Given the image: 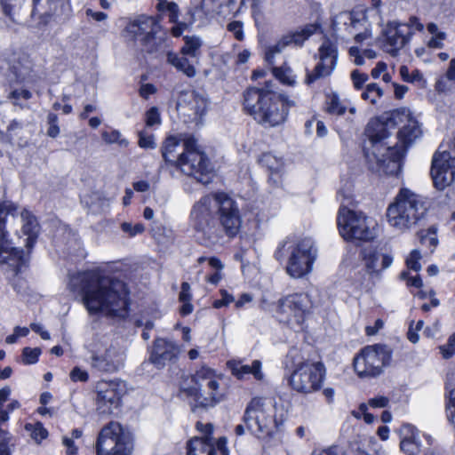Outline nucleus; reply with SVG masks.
<instances>
[{
  "label": "nucleus",
  "mask_w": 455,
  "mask_h": 455,
  "mask_svg": "<svg viewBox=\"0 0 455 455\" xmlns=\"http://www.w3.org/2000/svg\"><path fill=\"white\" fill-rule=\"evenodd\" d=\"M418 121L410 109H395L371 120L365 129L363 152L370 170L396 175L406 148L421 136Z\"/></svg>",
  "instance_id": "nucleus-1"
},
{
  "label": "nucleus",
  "mask_w": 455,
  "mask_h": 455,
  "mask_svg": "<svg viewBox=\"0 0 455 455\" xmlns=\"http://www.w3.org/2000/svg\"><path fill=\"white\" fill-rule=\"evenodd\" d=\"M69 284L81 293L83 303L90 314L120 318L127 315L129 291L124 282L92 269L73 275Z\"/></svg>",
  "instance_id": "nucleus-2"
},
{
  "label": "nucleus",
  "mask_w": 455,
  "mask_h": 455,
  "mask_svg": "<svg viewBox=\"0 0 455 455\" xmlns=\"http://www.w3.org/2000/svg\"><path fill=\"white\" fill-rule=\"evenodd\" d=\"M295 105L287 97L260 90L257 87L249 88L244 93V109L264 127H276L283 124L288 117L289 110Z\"/></svg>",
  "instance_id": "nucleus-3"
},
{
  "label": "nucleus",
  "mask_w": 455,
  "mask_h": 455,
  "mask_svg": "<svg viewBox=\"0 0 455 455\" xmlns=\"http://www.w3.org/2000/svg\"><path fill=\"white\" fill-rule=\"evenodd\" d=\"M293 368L288 383L297 393L308 395L321 389L326 373L325 366L321 362L303 360L299 349L291 348L286 355V367L288 363Z\"/></svg>",
  "instance_id": "nucleus-4"
},
{
  "label": "nucleus",
  "mask_w": 455,
  "mask_h": 455,
  "mask_svg": "<svg viewBox=\"0 0 455 455\" xmlns=\"http://www.w3.org/2000/svg\"><path fill=\"white\" fill-rule=\"evenodd\" d=\"M286 254L287 274L292 278H302L312 271L317 249L310 237L299 240L287 237L275 251V258L283 260Z\"/></svg>",
  "instance_id": "nucleus-5"
},
{
  "label": "nucleus",
  "mask_w": 455,
  "mask_h": 455,
  "mask_svg": "<svg viewBox=\"0 0 455 455\" xmlns=\"http://www.w3.org/2000/svg\"><path fill=\"white\" fill-rule=\"evenodd\" d=\"M18 218V207L10 201L0 203V264L5 271H11L14 275L21 272L28 262V258L22 250L12 245L7 239L5 227L12 220Z\"/></svg>",
  "instance_id": "nucleus-6"
},
{
  "label": "nucleus",
  "mask_w": 455,
  "mask_h": 455,
  "mask_svg": "<svg viewBox=\"0 0 455 455\" xmlns=\"http://www.w3.org/2000/svg\"><path fill=\"white\" fill-rule=\"evenodd\" d=\"M124 36L139 41L148 52H156L165 45L166 34L162 31L156 18L140 15L131 20L124 30Z\"/></svg>",
  "instance_id": "nucleus-7"
},
{
  "label": "nucleus",
  "mask_w": 455,
  "mask_h": 455,
  "mask_svg": "<svg viewBox=\"0 0 455 455\" xmlns=\"http://www.w3.org/2000/svg\"><path fill=\"white\" fill-rule=\"evenodd\" d=\"M243 421L256 436L270 435L276 425L273 401L264 397L252 398L245 409Z\"/></svg>",
  "instance_id": "nucleus-8"
},
{
  "label": "nucleus",
  "mask_w": 455,
  "mask_h": 455,
  "mask_svg": "<svg viewBox=\"0 0 455 455\" xmlns=\"http://www.w3.org/2000/svg\"><path fill=\"white\" fill-rule=\"evenodd\" d=\"M337 224L340 235L347 241L368 242L375 237L373 220L344 205L339 207Z\"/></svg>",
  "instance_id": "nucleus-9"
},
{
  "label": "nucleus",
  "mask_w": 455,
  "mask_h": 455,
  "mask_svg": "<svg viewBox=\"0 0 455 455\" xmlns=\"http://www.w3.org/2000/svg\"><path fill=\"white\" fill-rule=\"evenodd\" d=\"M97 455H131L133 451L132 434L120 423L111 421L99 433Z\"/></svg>",
  "instance_id": "nucleus-10"
},
{
  "label": "nucleus",
  "mask_w": 455,
  "mask_h": 455,
  "mask_svg": "<svg viewBox=\"0 0 455 455\" xmlns=\"http://www.w3.org/2000/svg\"><path fill=\"white\" fill-rule=\"evenodd\" d=\"M313 301L305 292L288 294L277 301L276 313L281 322L298 331L303 330L306 319L312 314Z\"/></svg>",
  "instance_id": "nucleus-11"
},
{
  "label": "nucleus",
  "mask_w": 455,
  "mask_h": 455,
  "mask_svg": "<svg viewBox=\"0 0 455 455\" xmlns=\"http://www.w3.org/2000/svg\"><path fill=\"white\" fill-rule=\"evenodd\" d=\"M391 357L392 352L386 345L366 346L354 358L355 371L361 379L378 377Z\"/></svg>",
  "instance_id": "nucleus-12"
},
{
  "label": "nucleus",
  "mask_w": 455,
  "mask_h": 455,
  "mask_svg": "<svg viewBox=\"0 0 455 455\" xmlns=\"http://www.w3.org/2000/svg\"><path fill=\"white\" fill-rule=\"evenodd\" d=\"M423 28V24L415 16H411L406 23L389 21L383 30L385 51L395 56L411 41L414 32L421 31Z\"/></svg>",
  "instance_id": "nucleus-13"
},
{
  "label": "nucleus",
  "mask_w": 455,
  "mask_h": 455,
  "mask_svg": "<svg viewBox=\"0 0 455 455\" xmlns=\"http://www.w3.org/2000/svg\"><path fill=\"white\" fill-rule=\"evenodd\" d=\"M213 201L219 209L220 220L228 236H235L241 227V217L236 203L225 193H214L204 198L201 204L206 205L208 201Z\"/></svg>",
  "instance_id": "nucleus-14"
},
{
  "label": "nucleus",
  "mask_w": 455,
  "mask_h": 455,
  "mask_svg": "<svg viewBox=\"0 0 455 455\" xmlns=\"http://www.w3.org/2000/svg\"><path fill=\"white\" fill-rule=\"evenodd\" d=\"M96 407L100 414H111L121 405L125 384L119 379L100 380L96 384Z\"/></svg>",
  "instance_id": "nucleus-15"
},
{
  "label": "nucleus",
  "mask_w": 455,
  "mask_h": 455,
  "mask_svg": "<svg viewBox=\"0 0 455 455\" xmlns=\"http://www.w3.org/2000/svg\"><path fill=\"white\" fill-rule=\"evenodd\" d=\"M318 63L313 70H306L305 84L310 85L332 74L337 66L338 49L335 44L325 40L318 49Z\"/></svg>",
  "instance_id": "nucleus-16"
},
{
  "label": "nucleus",
  "mask_w": 455,
  "mask_h": 455,
  "mask_svg": "<svg viewBox=\"0 0 455 455\" xmlns=\"http://www.w3.org/2000/svg\"><path fill=\"white\" fill-rule=\"evenodd\" d=\"M185 45L181 49V56L174 52H168L167 60L188 77L196 75V67L199 64V39L197 37L185 36Z\"/></svg>",
  "instance_id": "nucleus-17"
},
{
  "label": "nucleus",
  "mask_w": 455,
  "mask_h": 455,
  "mask_svg": "<svg viewBox=\"0 0 455 455\" xmlns=\"http://www.w3.org/2000/svg\"><path fill=\"white\" fill-rule=\"evenodd\" d=\"M431 176L438 190L449 187L455 180V157L448 151L435 152L432 159Z\"/></svg>",
  "instance_id": "nucleus-18"
},
{
  "label": "nucleus",
  "mask_w": 455,
  "mask_h": 455,
  "mask_svg": "<svg viewBox=\"0 0 455 455\" xmlns=\"http://www.w3.org/2000/svg\"><path fill=\"white\" fill-rule=\"evenodd\" d=\"M222 380L220 375L201 366V407H214L223 400Z\"/></svg>",
  "instance_id": "nucleus-19"
},
{
  "label": "nucleus",
  "mask_w": 455,
  "mask_h": 455,
  "mask_svg": "<svg viewBox=\"0 0 455 455\" xmlns=\"http://www.w3.org/2000/svg\"><path fill=\"white\" fill-rule=\"evenodd\" d=\"M183 152L179 155L174 166L184 175L191 177L199 181V151L196 139L192 136H186L183 140Z\"/></svg>",
  "instance_id": "nucleus-20"
},
{
  "label": "nucleus",
  "mask_w": 455,
  "mask_h": 455,
  "mask_svg": "<svg viewBox=\"0 0 455 455\" xmlns=\"http://www.w3.org/2000/svg\"><path fill=\"white\" fill-rule=\"evenodd\" d=\"M396 196L403 204L406 216L410 218L408 220L411 227H415L426 216L427 202L420 195L406 188H401Z\"/></svg>",
  "instance_id": "nucleus-21"
},
{
  "label": "nucleus",
  "mask_w": 455,
  "mask_h": 455,
  "mask_svg": "<svg viewBox=\"0 0 455 455\" xmlns=\"http://www.w3.org/2000/svg\"><path fill=\"white\" fill-rule=\"evenodd\" d=\"M90 364L98 371L113 373L117 371L122 364L121 355L111 344L99 347L92 352Z\"/></svg>",
  "instance_id": "nucleus-22"
},
{
  "label": "nucleus",
  "mask_w": 455,
  "mask_h": 455,
  "mask_svg": "<svg viewBox=\"0 0 455 455\" xmlns=\"http://www.w3.org/2000/svg\"><path fill=\"white\" fill-rule=\"evenodd\" d=\"M313 26L306 27L300 31H295L283 36L274 45L269 46L265 52V60L269 64L274 63L276 54L281 53L288 46H301L303 43L315 32Z\"/></svg>",
  "instance_id": "nucleus-23"
},
{
  "label": "nucleus",
  "mask_w": 455,
  "mask_h": 455,
  "mask_svg": "<svg viewBox=\"0 0 455 455\" xmlns=\"http://www.w3.org/2000/svg\"><path fill=\"white\" fill-rule=\"evenodd\" d=\"M180 352V347L174 342L157 339L149 360L156 368L162 369L168 363L176 360Z\"/></svg>",
  "instance_id": "nucleus-24"
},
{
  "label": "nucleus",
  "mask_w": 455,
  "mask_h": 455,
  "mask_svg": "<svg viewBox=\"0 0 455 455\" xmlns=\"http://www.w3.org/2000/svg\"><path fill=\"white\" fill-rule=\"evenodd\" d=\"M214 427L212 424H201V453L207 452V455H216L218 450L222 455H229V450L227 446L228 439L226 437H220L216 442L212 437Z\"/></svg>",
  "instance_id": "nucleus-25"
},
{
  "label": "nucleus",
  "mask_w": 455,
  "mask_h": 455,
  "mask_svg": "<svg viewBox=\"0 0 455 455\" xmlns=\"http://www.w3.org/2000/svg\"><path fill=\"white\" fill-rule=\"evenodd\" d=\"M400 450L406 455H418L421 451L419 431L411 424H403L401 427Z\"/></svg>",
  "instance_id": "nucleus-26"
},
{
  "label": "nucleus",
  "mask_w": 455,
  "mask_h": 455,
  "mask_svg": "<svg viewBox=\"0 0 455 455\" xmlns=\"http://www.w3.org/2000/svg\"><path fill=\"white\" fill-rule=\"evenodd\" d=\"M386 216L389 226L401 233L411 228L408 220L410 218L406 216V212L403 208V204L398 201L397 196H395L394 201L388 205Z\"/></svg>",
  "instance_id": "nucleus-27"
},
{
  "label": "nucleus",
  "mask_w": 455,
  "mask_h": 455,
  "mask_svg": "<svg viewBox=\"0 0 455 455\" xmlns=\"http://www.w3.org/2000/svg\"><path fill=\"white\" fill-rule=\"evenodd\" d=\"M180 397L187 401L193 411L198 406V375L195 374L184 375L180 381Z\"/></svg>",
  "instance_id": "nucleus-28"
},
{
  "label": "nucleus",
  "mask_w": 455,
  "mask_h": 455,
  "mask_svg": "<svg viewBox=\"0 0 455 455\" xmlns=\"http://www.w3.org/2000/svg\"><path fill=\"white\" fill-rule=\"evenodd\" d=\"M11 71L18 82L30 83L34 81L33 61L25 53L18 55L13 60Z\"/></svg>",
  "instance_id": "nucleus-29"
},
{
  "label": "nucleus",
  "mask_w": 455,
  "mask_h": 455,
  "mask_svg": "<svg viewBox=\"0 0 455 455\" xmlns=\"http://www.w3.org/2000/svg\"><path fill=\"white\" fill-rule=\"evenodd\" d=\"M228 366L231 370L233 375L237 379H243L247 374H251L257 380H262L264 374L261 371V362L254 360L251 365L243 364L241 362L229 361Z\"/></svg>",
  "instance_id": "nucleus-30"
},
{
  "label": "nucleus",
  "mask_w": 455,
  "mask_h": 455,
  "mask_svg": "<svg viewBox=\"0 0 455 455\" xmlns=\"http://www.w3.org/2000/svg\"><path fill=\"white\" fill-rule=\"evenodd\" d=\"M201 183L208 184L212 178L215 176V172L219 168V161L216 158L215 153L201 150Z\"/></svg>",
  "instance_id": "nucleus-31"
},
{
  "label": "nucleus",
  "mask_w": 455,
  "mask_h": 455,
  "mask_svg": "<svg viewBox=\"0 0 455 455\" xmlns=\"http://www.w3.org/2000/svg\"><path fill=\"white\" fill-rule=\"evenodd\" d=\"M20 221L22 223V232L28 237L26 239V246L30 249L36 243L38 234V223L35 216L28 210L20 212Z\"/></svg>",
  "instance_id": "nucleus-32"
},
{
  "label": "nucleus",
  "mask_w": 455,
  "mask_h": 455,
  "mask_svg": "<svg viewBox=\"0 0 455 455\" xmlns=\"http://www.w3.org/2000/svg\"><path fill=\"white\" fill-rule=\"evenodd\" d=\"M260 164L270 172L269 180L275 184L280 181V172L283 168V159L271 153H264L259 158Z\"/></svg>",
  "instance_id": "nucleus-33"
},
{
  "label": "nucleus",
  "mask_w": 455,
  "mask_h": 455,
  "mask_svg": "<svg viewBox=\"0 0 455 455\" xmlns=\"http://www.w3.org/2000/svg\"><path fill=\"white\" fill-rule=\"evenodd\" d=\"M180 140H178L176 137L170 136L168 137L165 141L163 143L162 146V156L163 158L166 163L171 164L172 165H174V163L176 162V155H177V148L180 145Z\"/></svg>",
  "instance_id": "nucleus-34"
},
{
  "label": "nucleus",
  "mask_w": 455,
  "mask_h": 455,
  "mask_svg": "<svg viewBox=\"0 0 455 455\" xmlns=\"http://www.w3.org/2000/svg\"><path fill=\"white\" fill-rule=\"evenodd\" d=\"M205 259H207L209 266L214 270L212 274L206 275L205 279L208 283L216 285L222 278L221 271L224 268V265L218 258L215 257H212L209 259H204L201 257V263Z\"/></svg>",
  "instance_id": "nucleus-35"
},
{
  "label": "nucleus",
  "mask_w": 455,
  "mask_h": 455,
  "mask_svg": "<svg viewBox=\"0 0 455 455\" xmlns=\"http://www.w3.org/2000/svg\"><path fill=\"white\" fill-rule=\"evenodd\" d=\"M349 55L354 58V63L357 66L364 65V59L373 60L377 57V52L372 49H365L363 52L358 47L349 48Z\"/></svg>",
  "instance_id": "nucleus-36"
},
{
  "label": "nucleus",
  "mask_w": 455,
  "mask_h": 455,
  "mask_svg": "<svg viewBox=\"0 0 455 455\" xmlns=\"http://www.w3.org/2000/svg\"><path fill=\"white\" fill-rule=\"evenodd\" d=\"M190 286L188 283H183L180 292V301L182 304L180 311L182 315H188L193 311V306L190 303Z\"/></svg>",
  "instance_id": "nucleus-37"
},
{
  "label": "nucleus",
  "mask_w": 455,
  "mask_h": 455,
  "mask_svg": "<svg viewBox=\"0 0 455 455\" xmlns=\"http://www.w3.org/2000/svg\"><path fill=\"white\" fill-rule=\"evenodd\" d=\"M101 136L107 144H117L121 148H127L129 145L128 140L118 130L104 131Z\"/></svg>",
  "instance_id": "nucleus-38"
},
{
  "label": "nucleus",
  "mask_w": 455,
  "mask_h": 455,
  "mask_svg": "<svg viewBox=\"0 0 455 455\" xmlns=\"http://www.w3.org/2000/svg\"><path fill=\"white\" fill-rule=\"evenodd\" d=\"M272 73L283 84L293 85L296 83L295 76L288 67L273 68Z\"/></svg>",
  "instance_id": "nucleus-39"
},
{
  "label": "nucleus",
  "mask_w": 455,
  "mask_h": 455,
  "mask_svg": "<svg viewBox=\"0 0 455 455\" xmlns=\"http://www.w3.org/2000/svg\"><path fill=\"white\" fill-rule=\"evenodd\" d=\"M157 10L161 12H168L170 22L177 23L179 7L174 2H168L166 0H157Z\"/></svg>",
  "instance_id": "nucleus-40"
},
{
  "label": "nucleus",
  "mask_w": 455,
  "mask_h": 455,
  "mask_svg": "<svg viewBox=\"0 0 455 455\" xmlns=\"http://www.w3.org/2000/svg\"><path fill=\"white\" fill-rule=\"evenodd\" d=\"M382 95V89L377 84L372 83L366 85L365 90L362 93V98L371 104H376Z\"/></svg>",
  "instance_id": "nucleus-41"
},
{
  "label": "nucleus",
  "mask_w": 455,
  "mask_h": 455,
  "mask_svg": "<svg viewBox=\"0 0 455 455\" xmlns=\"http://www.w3.org/2000/svg\"><path fill=\"white\" fill-rule=\"evenodd\" d=\"M25 429L30 433L32 439H34L36 443H40L48 435L47 430L40 422H36L35 424L28 423L25 425Z\"/></svg>",
  "instance_id": "nucleus-42"
},
{
  "label": "nucleus",
  "mask_w": 455,
  "mask_h": 455,
  "mask_svg": "<svg viewBox=\"0 0 455 455\" xmlns=\"http://www.w3.org/2000/svg\"><path fill=\"white\" fill-rule=\"evenodd\" d=\"M347 110V106L340 101L339 97L333 94L327 101V111L331 115L342 116Z\"/></svg>",
  "instance_id": "nucleus-43"
},
{
  "label": "nucleus",
  "mask_w": 455,
  "mask_h": 455,
  "mask_svg": "<svg viewBox=\"0 0 455 455\" xmlns=\"http://www.w3.org/2000/svg\"><path fill=\"white\" fill-rule=\"evenodd\" d=\"M32 97V92L28 89L19 88L14 89L11 92V98L13 100L15 105H20L21 108L28 107L27 101Z\"/></svg>",
  "instance_id": "nucleus-44"
},
{
  "label": "nucleus",
  "mask_w": 455,
  "mask_h": 455,
  "mask_svg": "<svg viewBox=\"0 0 455 455\" xmlns=\"http://www.w3.org/2000/svg\"><path fill=\"white\" fill-rule=\"evenodd\" d=\"M311 455H348L347 450L338 444L314 449Z\"/></svg>",
  "instance_id": "nucleus-45"
},
{
  "label": "nucleus",
  "mask_w": 455,
  "mask_h": 455,
  "mask_svg": "<svg viewBox=\"0 0 455 455\" xmlns=\"http://www.w3.org/2000/svg\"><path fill=\"white\" fill-rule=\"evenodd\" d=\"M422 256L419 250H412L406 258V266L409 269L419 272L421 269L420 259Z\"/></svg>",
  "instance_id": "nucleus-46"
},
{
  "label": "nucleus",
  "mask_w": 455,
  "mask_h": 455,
  "mask_svg": "<svg viewBox=\"0 0 455 455\" xmlns=\"http://www.w3.org/2000/svg\"><path fill=\"white\" fill-rule=\"evenodd\" d=\"M41 349L38 347H25L22 350V362L24 364H34L38 361Z\"/></svg>",
  "instance_id": "nucleus-47"
},
{
  "label": "nucleus",
  "mask_w": 455,
  "mask_h": 455,
  "mask_svg": "<svg viewBox=\"0 0 455 455\" xmlns=\"http://www.w3.org/2000/svg\"><path fill=\"white\" fill-rule=\"evenodd\" d=\"M48 129L47 135L51 138H56L60 134V127L58 125V116L56 114L50 113L47 116Z\"/></svg>",
  "instance_id": "nucleus-48"
},
{
  "label": "nucleus",
  "mask_w": 455,
  "mask_h": 455,
  "mask_svg": "<svg viewBox=\"0 0 455 455\" xmlns=\"http://www.w3.org/2000/svg\"><path fill=\"white\" fill-rule=\"evenodd\" d=\"M345 17L349 20L350 26L354 28H358L366 23L365 15L363 12H353L345 14Z\"/></svg>",
  "instance_id": "nucleus-49"
},
{
  "label": "nucleus",
  "mask_w": 455,
  "mask_h": 455,
  "mask_svg": "<svg viewBox=\"0 0 455 455\" xmlns=\"http://www.w3.org/2000/svg\"><path fill=\"white\" fill-rule=\"evenodd\" d=\"M122 230L128 234L130 236H135L141 234L145 230V227L141 223L132 224L130 222H124L121 225Z\"/></svg>",
  "instance_id": "nucleus-50"
},
{
  "label": "nucleus",
  "mask_w": 455,
  "mask_h": 455,
  "mask_svg": "<svg viewBox=\"0 0 455 455\" xmlns=\"http://www.w3.org/2000/svg\"><path fill=\"white\" fill-rule=\"evenodd\" d=\"M70 379L73 382H86L89 379V374L87 371L76 366L72 369L69 373Z\"/></svg>",
  "instance_id": "nucleus-51"
},
{
  "label": "nucleus",
  "mask_w": 455,
  "mask_h": 455,
  "mask_svg": "<svg viewBox=\"0 0 455 455\" xmlns=\"http://www.w3.org/2000/svg\"><path fill=\"white\" fill-rule=\"evenodd\" d=\"M161 123L159 110L156 107L150 108L146 113V124L153 126Z\"/></svg>",
  "instance_id": "nucleus-52"
},
{
  "label": "nucleus",
  "mask_w": 455,
  "mask_h": 455,
  "mask_svg": "<svg viewBox=\"0 0 455 455\" xmlns=\"http://www.w3.org/2000/svg\"><path fill=\"white\" fill-rule=\"evenodd\" d=\"M139 146L142 148H155L156 144L153 135H148L143 132L139 133Z\"/></svg>",
  "instance_id": "nucleus-53"
},
{
  "label": "nucleus",
  "mask_w": 455,
  "mask_h": 455,
  "mask_svg": "<svg viewBox=\"0 0 455 455\" xmlns=\"http://www.w3.org/2000/svg\"><path fill=\"white\" fill-rule=\"evenodd\" d=\"M368 78L369 76L367 74L361 73L356 69L351 73V79L353 81L354 87L357 90L363 88V85L367 82Z\"/></svg>",
  "instance_id": "nucleus-54"
},
{
  "label": "nucleus",
  "mask_w": 455,
  "mask_h": 455,
  "mask_svg": "<svg viewBox=\"0 0 455 455\" xmlns=\"http://www.w3.org/2000/svg\"><path fill=\"white\" fill-rule=\"evenodd\" d=\"M455 82L449 80L446 75L440 76L435 82V90L438 92H445L452 87Z\"/></svg>",
  "instance_id": "nucleus-55"
},
{
  "label": "nucleus",
  "mask_w": 455,
  "mask_h": 455,
  "mask_svg": "<svg viewBox=\"0 0 455 455\" xmlns=\"http://www.w3.org/2000/svg\"><path fill=\"white\" fill-rule=\"evenodd\" d=\"M400 278L402 280L406 281L408 286L419 288L422 286L423 283L419 275L411 276L409 272L403 271L400 274Z\"/></svg>",
  "instance_id": "nucleus-56"
},
{
  "label": "nucleus",
  "mask_w": 455,
  "mask_h": 455,
  "mask_svg": "<svg viewBox=\"0 0 455 455\" xmlns=\"http://www.w3.org/2000/svg\"><path fill=\"white\" fill-rule=\"evenodd\" d=\"M11 435L5 431H0V455H11L9 442Z\"/></svg>",
  "instance_id": "nucleus-57"
},
{
  "label": "nucleus",
  "mask_w": 455,
  "mask_h": 455,
  "mask_svg": "<svg viewBox=\"0 0 455 455\" xmlns=\"http://www.w3.org/2000/svg\"><path fill=\"white\" fill-rule=\"evenodd\" d=\"M228 29L233 33L235 39L242 41L243 39V23L241 21H232L228 25Z\"/></svg>",
  "instance_id": "nucleus-58"
},
{
  "label": "nucleus",
  "mask_w": 455,
  "mask_h": 455,
  "mask_svg": "<svg viewBox=\"0 0 455 455\" xmlns=\"http://www.w3.org/2000/svg\"><path fill=\"white\" fill-rule=\"evenodd\" d=\"M400 75L403 81L412 83L419 79V72L415 70L412 74L410 73L409 68L406 66L400 67Z\"/></svg>",
  "instance_id": "nucleus-59"
},
{
  "label": "nucleus",
  "mask_w": 455,
  "mask_h": 455,
  "mask_svg": "<svg viewBox=\"0 0 455 455\" xmlns=\"http://www.w3.org/2000/svg\"><path fill=\"white\" fill-rule=\"evenodd\" d=\"M445 38V33L437 34V36H434L428 40L427 46L432 49H442Z\"/></svg>",
  "instance_id": "nucleus-60"
},
{
  "label": "nucleus",
  "mask_w": 455,
  "mask_h": 455,
  "mask_svg": "<svg viewBox=\"0 0 455 455\" xmlns=\"http://www.w3.org/2000/svg\"><path fill=\"white\" fill-rule=\"evenodd\" d=\"M447 417L455 425V391L450 392L449 403L447 404Z\"/></svg>",
  "instance_id": "nucleus-61"
},
{
  "label": "nucleus",
  "mask_w": 455,
  "mask_h": 455,
  "mask_svg": "<svg viewBox=\"0 0 455 455\" xmlns=\"http://www.w3.org/2000/svg\"><path fill=\"white\" fill-rule=\"evenodd\" d=\"M62 443L66 448L67 455H76L77 453V447L75 444V440L73 438H69V436H63Z\"/></svg>",
  "instance_id": "nucleus-62"
},
{
  "label": "nucleus",
  "mask_w": 455,
  "mask_h": 455,
  "mask_svg": "<svg viewBox=\"0 0 455 455\" xmlns=\"http://www.w3.org/2000/svg\"><path fill=\"white\" fill-rule=\"evenodd\" d=\"M389 399L386 396H377L369 400L368 404L372 408H385L388 405Z\"/></svg>",
  "instance_id": "nucleus-63"
},
{
  "label": "nucleus",
  "mask_w": 455,
  "mask_h": 455,
  "mask_svg": "<svg viewBox=\"0 0 455 455\" xmlns=\"http://www.w3.org/2000/svg\"><path fill=\"white\" fill-rule=\"evenodd\" d=\"M199 450V438L194 436L187 443V455H197Z\"/></svg>",
  "instance_id": "nucleus-64"
}]
</instances>
